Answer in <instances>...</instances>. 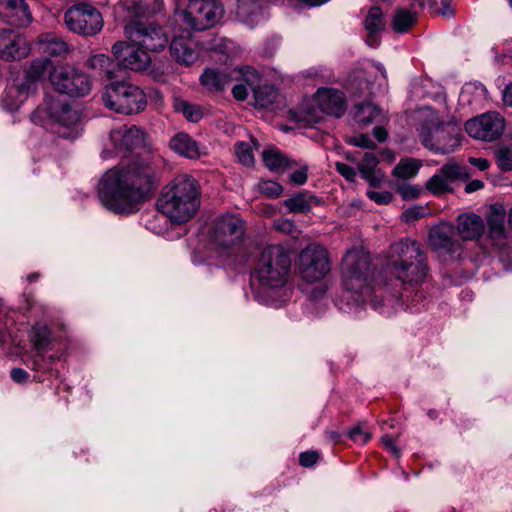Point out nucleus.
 <instances>
[{"instance_id":"nucleus-43","label":"nucleus","mask_w":512,"mask_h":512,"mask_svg":"<svg viewBox=\"0 0 512 512\" xmlns=\"http://www.w3.org/2000/svg\"><path fill=\"white\" fill-rule=\"evenodd\" d=\"M498 168L503 172L512 171V149L501 146L494 152Z\"/></svg>"},{"instance_id":"nucleus-3","label":"nucleus","mask_w":512,"mask_h":512,"mask_svg":"<svg viewBox=\"0 0 512 512\" xmlns=\"http://www.w3.org/2000/svg\"><path fill=\"white\" fill-rule=\"evenodd\" d=\"M388 267L404 284H419L427 276V255L421 244L410 238H402L390 245Z\"/></svg>"},{"instance_id":"nucleus-32","label":"nucleus","mask_w":512,"mask_h":512,"mask_svg":"<svg viewBox=\"0 0 512 512\" xmlns=\"http://www.w3.org/2000/svg\"><path fill=\"white\" fill-rule=\"evenodd\" d=\"M354 117L359 124L367 126L369 124L379 122L380 119L383 118V114L376 105L371 102H365L356 105Z\"/></svg>"},{"instance_id":"nucleus-22","label":"nucleus","mask_w":512,"mask_h":512,"mask_svg":"<svg viewBox=\"0 0 512 512\" xmlns=\"http://www.w3.org/2000/svg\"><path fill=\"white\" fill-rule=\"evenodd\" d=\"M316 102L324 113L337 118L341 117L346 111L345 96L335 89H319L316 93Z\"/></svg>"},{"instance_id":"nucleus-64","label":"nucleus","mask_w":512,"mask_h":512,"mask_svg":"<svg viewBox=\"0 0 512 512\" xmlns=\"http://www.w3.org/2000/svg\"><path fill=\"white\" fill-rule=\"evenodd\" d=\"M378 158L379 162L384 161L387 163H392L395 160V154L389 149H384L380 152V156Z\"/></svg>"},{"instance_id":"nucleus-10","label":"nucleus","mask_w":512,"mask_h":512,"mask_svg":"<svg viewBox=\"0 0 512 512\" xmlns=\"http://www.w3.org/2000/svg\"><path fill=\"white\" fill-rule=\"evenodd\" d=\"M128 40L148 51H161L168 43V36L162 27L153 22L134 20L124 28Z\"/></svg>"},{"instance_id":"nucleus-39","label":"nucleus","mask_w":512,"mask_h":512,"mask_svg":"<svg viewBox=\"0 0 512 512\" xmlns=\"http://www.w3.org/2000/svg\"><path fill=\"white\" fill-rule=\"evenodd\" d=\"M417 15L407 9H397L393 16L392 26L396 32L403 33L415 24Z\"/></svg>"},{"instance_id":"nucleus-60","label":"nucleus","mask_w":512,"mask_h":512,"mask_svg":"<svg viewBox=\"0 0 512 512\" xmlns=\"http://www.w3.org/2000/svg\"><path fill=\"white\" fill-rule=\"evenodd\" d=\"M468 162L480 171H485L490 167V163L486 158L469 157Z\"/></svg>"},{"instance_id":"nucleus-27","label":"nucleus","mask_w":512,"mask_h":512,"mask_svg":"<svg viewBox=\"0 0 512 512\" xmlns=\"http://www.w3.org/2000/svg\"><path fill=\"white\" fill-rule=\"evenodd\" d=\"M30 91H32L30 85H26L22 81L14 82L5 89L1 100L2 105L9 111H15L24 102Z\"/></svg>"},{"instance_id":"nucleus-36","label":"nucleus","mask_w":512,"mask_h":512,"mask_svg":"<svg viewBox=\"0 0 512 512\" xmlns=\"http://www.w3.org/2000/svg\"><path fill=\"white\" fill-rule=\"evenodd\" d=\"M31 342L36 351H46L51 344V331L44 324H36L31 331Z\"/></svg>"},{"instance_id":"nucleus-63","label":"nucleus","mask_w":512,"mask_h":512,"mask_svg":"<svg viewBox=\"0 0 512 512\" xmlns=\"http://www.w3.org/2000/svg\"><path fill=\"white\" fill-rule=\"evenodd\" d=\"M502 97L505 105L512 107V83L506 85L502 92Z\"/></svg>"},{"instance_id":"nucleus-18","label":"nucleus","mask_w":512,"mask_h":512,"mask_svg":"<svg viewBox=\"0 0 512 512\" xmlns=\"http://www.w3.org/2000/svg\"><path fill=\"white\" fill-rule=\"evenodd\" d=\"M110 139L119 151H133L145 146V132L134 125L113 129Z\"/></svg>"},{"instance_id":"nucleus-37","label":"nucleus","mask_w":512,"mask_h":512,"mask_svg":"<svg viewBox=\"0 0 512 512\" xmlns=\"http://www.w3.org/2000/svg\"><path fill=\"white\" fill-rule=\"evenodd\" d=\"M421 161L414 158H405L393 169V176L401 179H410L418 173Z\"/></svg>"},{"instance_id":"nucleus-46","label":"nucleus","mask_w":512,"mask_h":512,"mask_svg":"<svg viewBox=\"0 0 512 512\" xmlns=\"http://www.w3.org/2000/svg\"><path fill=\"white\" fill-rule=\"evenodd\" d=\"M235 153L238 160L246 166H251L254 163V156L251 146L245 142H238L235 144Z\"/></svg>"},{"instance_id":"nucleus-16","label":"nucleus","mask_w":512,"mask_h":512,"mask_svg":"<svg viewBox=\"0 0 512 512\" xmlns=\"http://www.w3.org/2000/svg\"><path fill=\"white\" fill-rule=\"evenodd\" d=\"M112 53L117 65L133 71L147 68L151 59L148 52L134 44L118 41L112 46Z\"/></svg>"},{"instance_id":"nucleus-61","label":"nucleus","mask_w":512,"mask_h":512,"mask_svg":"<svg viewBox=\"0 0 512 512\" xmlns=\"http://www.w3.org/2000/svg\"><path fill=\"white\" fill-rule=\"evenodd\" d=\"M274 227L277 230L290 233L294 228V224L290 220L284 219L275 222Z\"/></svg>"},{"instance_id":"nucleus-58","label":"nucleus","mask_w":512,"mask_h":512,"mask_svg":"<svg viewBox=\"0 0 512 512\" xmlns=\"http://www.w3.org/2000/svg\"><path fill=\"white\" fill-rule=\"evenodd\" d=\"M10 376L16 383H24L29 378V374L22 368H13L10 372Z\"/></svg>"},{"instance_id":"nucleus-14","label":"nucleus","mask_w":512,"mask_h":512,"mask_svg":"<svg viewBox=\"0 0 512 512\" xmlns=\"http://www.w3.org/2000/svg\"><path fill=\"white\" fill-rule=\"evenodd\" d=\"M51 83L57 91L74 97L87 95L91 90V81L84 73L74 68L61 67L50 75Z\"/></svg>"},{"instance_id":"nucleus-8","label":"nucleus","mask_w":512,"mask_h":512,"mask_svg":"<svg viewBox=\"0 0 512 512\" xmlns=\"http://www.w3.org/2000/svg\"><path fill=\"white\" fill-rule=\"evenodd\" d=\"M104 105L125 115L143 111L147 105L145 93L136 85L128 82H113L102 93Z\"/></svg>"},{"instance_id":"nucleus-59","label":"nucleus","mask_w":512,"mask_h":512,"mask_svg":"<svg viewBox=\"0 0 512 512\" xmlns=\"http://www.w3.org/2000/svg\"><path fill=\"white\" fill-rule=\"evenodd\" d=\"M232 95L236 100L244 101L248 96L246 85L237 84L232 88Z\"/></svg>"},{"instance_id":"nucleus-47","label":"nucleus","mask_w":512,"mask_h":512,"mask_svg":"<svg viewBox=\"0 0 512 512\" xmlns=\"http://www.w3.org/2000/svg\"><path fill=\"white\" fill-rule=\"evenodd\" d=\"M45 351H36L32 359V368L36 371H50L52 363L56 360L54 356H46Z\"/></svg>"},{"instance_id":"nucleus-42","label":"nucleus","mask_w":512,"mask_h":512,"mask_svg":"<svg viewBox=\"0 0 512 512\" xmlns=\"http://www.w3.org/2000/svg\"><path fill=\"white\" fill-rule=\"evenodd\" d=\"M235 80L242 79L253 91L254 88H258V82L260 80L259 73L252 67L245 66L239 70L231 71Z\"/></svg>"},{"instance_id":"nucleus-5","label":"nucleus","mask_w":512,"mask_h":512,"mask_svg":"<svg viewBox=\"0 0 512 512\" xmlns=\"http://www.w3.org/2000/svg\"><path fill=\"white\" fill-rule=\"evenodd\" d=\"M31 119L39 125L58 124L63 129L59 131L60 136L68 139H76L82 131L80 112L60 96L47 95Z\"/></svg>"},{"instance_id":"nucleus-45","label":"nucleus","mask_w":512,"mask_h":512,"mask_svg":"<svg viewBox=\"0 0 512 512\" xmlns=\"http://www.w3.org/2000/svg\"><path fill=\"white\" fill-rule=\"evenodd\" d=\"M176 109L182 112L184 117L191 122H198L203 117L202 110L199 106L185 101L179 102Z\"/></svg>"},{"instance_id":"nucleus-38","label":"nucleus","mask_w":512,"mask_h":512,"mask_svg":"<svg viewBox=\"0 0 512 512\" xmlns=\"http://www.w3.org/2000/svg\"><path fill=\"white\" fill-rule=\"evenodd\" d=\"M441 177L451 185L456 180H466L469 178L468 169L465 166L454 162H449L439 169Z\"/></svg>"},{"instance_id":"nucleus-15","label":"nucleus","mask_w":512,"mask_h":512,"mask_svg":"<svg viewBox=\"0 0 512 512\" xmlns=\"http://www.w3.org/2000/svg\"><path fill=\"white\" fill-rule=\"evenodd\" d=\"M504 118L497 112H487L465 123L469 136L482 141L498 139L504 132Z\"/></svg>"},{"instance_id":"nucleus-44","label":"nucleus","mask_w":512,"mask_h":512,"mask_svg":"<svg viewBox=\"0 0 512 512\" xmlns=\"http://www.w3.org/2000/svg\"><path fill=\"white\" fill-rule=\"evenodd\" d=\"M426 189L434 195H440L452 190L450 184L445 178L441 177L439 171L426 182Z\"/></svg>"},{"instance_id":"nucleus-13","label":"nucleus","mask_w":512,"mask_h":512,"mask_svg":"<svg viewBox=\"0 0 512 512\" xmlns=\"http://www.w3.org/2000/svg\"><path fill=\"white\" fill-rule=\"evenodd\" d=\"M461 128L456 122L441 124L423 135V145L439 154L454 152L461 145Z\"/></svg>"},{"instance_id":"nucleus-26","label":"nucleus","mask_w":512,"mask_h":512,"mask_svg":"<svg viewBox=\"0 0 512 512\" xmlns=\"http://www.w3.org/2000/svg\"><path fill=\"white\" fill-rule=\"evenodd\" d=\"M505 216L506 211L502 204L495 203L490 206L487 216L488 235L492 240L505 238Z\"/></svg>"},{"instance_id":"nucleus-12","label":"nucleus","mask_w":512,"mask_h":512,"mask_svg":"<svg viewBox=\"0 0 512 512\" xmlns=\"http://www.w3.org/2000/svg\"><path fill=\"white\" fill-rule=\"evenodd\" d=\"M67 28L79 35L92 36L103 27L100 12L89 4H77L70 7L64 15Z\"/></svg>"},{"instance_id":"nucleus-29","label":"nucleus","mask_w":512,"mask_h":512,"mask_svg":"<svg viewBox=\"0 0 512 512\" xmlns=\"http://www.w3.org/2000/svg\"><path fill=\"white\" fill-rule=\"evenodd\" d=\"M321 200L307 190H303L284 201L285 207L292 213H308Z\"/></svg>"},{"instance_id":"nucleus-54","label":"nucleus","mask_w":512,"mask_h":512,"mask_svg":"<svg viewBox=\"0 0 512 512\" xmlns=\"http://www.w3.org/2000/svg\"><path fill=\"white\" fill-rule=\"evenodd\" d=\"M381 441V444L383 445V447L388 451L390 452L393 456H395L396 458H399L400 457V454H401V451L400 449L396 446V442H395V438L391 435H383L380 439Z\"/></svg>"},{"instance_id":"nucleus-6","label":"nucleus","mask_w":512,"mask_h":512,"mask_svg":"<svg viewBox=\"0 0 512 512\" xmlns=\"http://www.w3.org/2000/svg\"><path fill=\"white\" fill-rule=\"evenodd\" d=\"M290 269L289 253L280 245H268L260 252L254 277L263 289L277 290L287 283Z\"/></svg>"},{"instance_id":"nucleus-62","label":"nucleus","mask_w":512,"mask_h":512,"mask_svg":"<svg viewBox=\"0 0 512 512\" xmlns=\"http://www.w3.org/2000/svg\"><path fill=\"white\" fill-rule=\"evenodd\" d=\"M484 187V182L481 180H472L465 186V192L466 193H473L475 191H478Z\"/></svg>"},{"instance_id":"nucleus-33","label":"nucleus","mask_w":512,"mask_h":512,"mask_svg":"<svg viewBox=\"0 0 512 512\" xmlns=\"http://www.w3.org/2000/svg\"><path fill=\"white\" fill-rule=\"evenodd\" d=\"M255 105L259 108L269 109L278 101L280 94L278 90L271 85H263L254 88Z\"/></svg>"},{"instance_id":"nucleus-31","label":"nucleus","mask_w":512,"mask_h":512,"mask_svg":"<svg viewBox=\"0 0 512 512\" xmlns=\"http://www.w3.org/2000/svg\"><path fill=\"white\" fill-rule=\"evenodd\" d=\"M169 145L173 151L189 159H197L201 155L197 142L186 133L173 136Z\"/></svg>"},{"instance_id":"nucleus-21","label":"nucleus","mask_w":512,"mask_h":512,"mask_svg":"<svg viewBox=\"0 0 512 512\" xmlns=\"http://www.w3.org/2000/svg\"><path fill=\"white\" fill-rule=\"evenodd\" d=\"M452 225L443 224L430 230L429 244L435 251L455 253L461 249V243L454 237Z\"/></svg>"},{"instance_id":"nucleus-17","label":"nucleus","mask_w":512,"mask_h":512,"mask_svg":"<svg viewBox=\"0 0 512 512\" xmlns=\"http://www.w3.org/2000/svg\"><path fill=\"white\" fill-rule=\"evenodd\" d=\"M29 53L23 36L12 30H0V59L14 61L26 57Z\"/></svg>"},{"instance_id":"nucleus-11","label":"nucleus","mask_w":512,"mask_h":512,"mask_svg":"<svg viewBox=\"0 0 512 512\" xmlns=\"http://www.w3.org/2000/svg\"><path fill=\"white\" fill-rule=\"evenodd\" d=\"M244 234V221L237 215L226 214L215 220L211 239L219 250L228 252L241 243Z\"/></svg>"},{"instance_id":"nucleus-41","label":"nucleus","mask_w":512,"mask_h":512,"mask_svg":"<svg viewBox=\"0 0 512 512\" xmlns=\"http://www.w3.org/2000/svg\"><path fill=\"white\" fill-rule=\"evenodd\" d=\"M264 164L270 170L278 171L287 166L286 157L277 149H267L262 153Z\"/></svg>"},{"instance_id":"nucleus-19","label":"nucleus","mask_w":512,"mask_h":512,"mask_svg":"<svg viewBox=\"0 0 512 512\" xmlns=\"http://www.w3.org/2000/svg\"><path fill=\"white\" fill-rule=\"evenodd\" d=\"M0 16L9 25L25 27L32 15L25 0H0Z\"/></svg>"},{"instance_id":"nucleus-56","label":"nucleus","mask_w":512,"mask_h":512,"mask_svg":"<svg viewBox=\"0 0 512 512\" xmlns=\"http://www.w3.org/2000/svg\"><path fill=\"white\" fill-rule=\"evenodd\" d=\"M319 459V454L316 451H306L299 455V463L303 467L313 466Z\"/></svg>"},{"instance_id":"nucleus-7","label":"nucleus","mask_w":512,"mask_h":512,"mask_svg":"<svg viewBox=\"0 0 512 512\" xmlns=\"http://www.w3.org/2000/svg\"><path fill=\"white\" fill-rule=\"evenodd\" d=\"M176 23L186 30L202 31L215 26L224 9L217 0H174Z\"/></svg>"},{"instance_id":"nucleus-48","label":"nucleus","mask_w":512,"mask_h":512,"mask_svg":"<svg viewBox=\"0 0 512 512\" xmlns=\"http://www.w3.org/2000/svg\"><path fill=\"white\" fill-rule=\"evenodd\" d=\"M258 187L261 194L270 198H276L282 193V186L275 181H261Z\"/></svg>"},{"instance_id":"nucleus-50","label":"nucleus","mask_w":512,"mask_h":512,"mask_svg":"<svg viewBox=\"0 0 512 512\" xmlns=\"http://www.w3.org/2000/svg\"><path fill=\"white\" fill-rule=\"evenodd\" d=\"M427 214V209L423 206H415L406 209L402 213V219L406 222H413L416 221L422 217H424Z\"/></svg>"},{"instance_id":"nucleus-9","label":"nucleus","mask_w":512,"mask_h":512,"mask_svg":"<svg viewBox=\"0 0 512 512\" xmlns=\"http://www.w3.org/2000/svg\"><path fill=\"white\" fill-rule=\"evenodd\" d=\"M296 268L301 279L306 282L323 280L331 270L328 250L319 244H309L300 251Z\"/></svg>"},{"instance_id":"nucleus-53","label":"nucleus","mask_w":512,"mask_h":512,"mask_svg":"<svg viewBox=\"0 0 512 512\" xmlns=\"http://www.w3.org/2000/svg\"><path fill=\"white\" fill-rule=\"evenodd\" d=\"M336 171L343 176L347 181L354 182L356 178V171L352 166L342 162L335 163Z\"/></svg>"},{"instance_id":"nucleus-49","label":"nucleus","mask_w":512,"mask_h":512,"mask_svg":"<svg viewBox=\"0 0 512 512\" xmlns=\"http://www.w3.org/2000/svg\"><path fill=\"white\" fill-rule=\"evenodd\" d=\"M348 436L352 441L361 444H365L371 439V433L364 429L362 423H359L352 427L348 431Z\"/></svg>"},{"instance_id":"nucleus-55","label":"nucleus","mask_w":512,"mask_h":512,"mask_svg":"<svg viewBox=\"0 0 512 512\" xmlns=\"http://www.w3.org/2000/svg\"><path fill=\"white\" fill-rule=\"evenodd\" d=\"M350 143L355 145V146H358V147H361V148H365V149H375L376 145L375 143L373 142V140L366 134H360L358 136H355L353 137L351 140H350Z\"/></svg>"},{"instance_id":"nucleus-30","label":"nucleus","mask_w":512,"mask_h":512,"mask_svg":"<svg viewBox=\"0 0 512 512\" xmlns=\"http://www.w3.org/2000/svg\"><path fill=\"white\" fill-rule=\"evenodd\" d=\"M234 79L236 77H233L231 71L207 69L201 75L200 81L210 91H221Z\"/></svg>"},{"instance_id":"nucleus-25","label":"nucleus","mask_w":512,"mask_h":512,"mask_svg":"<svg viewBox=\"0 0 512 512\" xmlns=\"http://www.w3.org/2000/svg\"><path fill=\"white\" fill-rule=\"evenodd\" d=\"M384 24L382 10L378 6L371 7L364 21L366 41L370 47L375 48L379 45V33L384 29Z\"/></svg>"},{"instance_id":"nucleus-23","label":"nucleus","mask_w":512,"mask_h":512,"mask_svg":"<svg viewBox=\"0 0 512 512\" xmlns=\"http://www.w3.org/2000/svg\"><path fill=\"white\" fill-rule=\"evenodd\" d=\"M456 230L463 241L477 240L483 235L485 224L475 213H466L457 217Z\"/></svg>"},{"instance_id":"nucleus-24","label":"nucleus","mask_w":512,"mask_h":512,"mask_svg":"<svg viewBox=\"0 0 512 512\" xmlns=\"http://www.w3.org/2000/svg\"><path fill=\"white\" fill-rule=\"evenodd\" d=\"M35 44L40 52L49 56H63L69 52L68 43L52 32L39 35Z\"/></svg>"},{"instance_id":"nucleus-52","label":"nucleus","mask_w":512,"mask_h":512,"mask_svg":"<svg viewBox=\"0 0 512 512\" xmlns=\"http://www.w3.org/2000/svg\"><path fill=\"white\" fill-rule=\"evenodd\" d=\"M367 196L369 199L374 201L375 203L379 205H386L391 202L393 196L389 191H375V190H369L367 192Z\"/></svg>"},{"instance_id":"nucleus-51","label":"nucleus","mask_w":512,"mask_h":512,"mask_svg":"<svg viewBox=\"0 0 512 512\" xmlns=\"http://www.w3.org/2000/svg\"><path fill=\"white\" fill-rule=\"evenodd\" d=\"M421 187L417 185H403L398 188V193L404 200L416 199L421 194Z\"/></svg>"},{"instance_id":"nucleus-1","label":"nucleus","mask_w":512,"mask_h":512,"mask_svg":"<svg viewBox=\"0 0 512 512\" xmlns=\"http://www.w3.org/2000/svg\"><path fill=\"white\" fill-rule=\"evenodd\" d=\"M158 186L156 157L138 153L127 164L108 170L101 178L98 194L102 204L119 214L133 213Z\"/></svg>"},{"instance_id":"nucleus-40","label":"nucleus","mask_w":512,"mask_h":512,"mask_svg":"<svg viewBox=\"0 0 512 512\" xmlns=\"http://www.w3.org/2000/svg\"><path fill=\"white\" fill-rule=\"evenodd\" d=\"M47 65V60L34 61L28 69L25 78L21 81L26 85H30V89L34 90L36 81L45 75Z\"/></svg>"},{"instance_id":"nucleus-34","label":"nucleus","mask_w":512,"mask_h":512,"mask_svg":"<svg viewBox=\"0 0 512 512\" xmlns=\"http://www.w3.org/2000/svg\"><path fill=\"white\" fill-rule=\"evenodd\" d=\"M87 65L99 76H105L109 79L114 77L115 64L113 60L105 54H96L92 56Z\"/></svg>"},{"instance_id":"nucleus-2","label":"nucleus","mask_w":512,"mask_h":512,"mask_svg":"<svg viewBox=\"0 0 512 512\" xmlns=\"http://www.w3.org/2000/svg\"><path fill=\"white\" fill-rule=\"evenodd\" d=\"M201 187L188 174L177 176L157 201L158 210L176 224L191 220L200 207Z\"/></svg>"},{"instance_id":"nucleus-4","label":"nucleus","mask_w":512,"mask_h":512,"mask_svg":"<svg viewBox=\"0 0 512 512\" xmlns=\"http://www.w3.org/2000/svg\"><path fill=\"white\" fill-rule=\"evenodd\" d=\"M373 268L371 257L364 249L348 250L342 259L341 278L345 290L354 295V300L364 302L371 294Z\"/></svg>"},{"instance_id":"nucleus-57","label":"nucleus","mask_w":512,"mask_h":512,"mask_svg":"<svg viewBox=\"0 0 512 512\" xmlns=\"http://www.w3.org/2000/svg\"><path fill=\"white\" fill-rule=\"evenodd\" d=\"M307 172H308L307 166H303L300 169L294 171L291 174L290 179L296 185H303L307 181V177H308Z\"/></svg>"},{"instance_id":"nucleus-20","label":"nucleus","mask_w":512,"mask_h":512,"mask_svg":"<svg viewBox=\"0 0 512 512\" xmlns=\"http://www.w3.org/2000/svg\"><path fill=\"white\" fill-rule=\"evenodd\" d=\"M191 31L184 28L182 33L175 35L170 45L171 56L186 66L193 64L199 57L191 39Z\"/></svg>"},{"instance_id":"nucleus-28","label":"nucleus","mask_w":512,"mask_h":512,"mask_svg":"<svg viewBox=\"0 0 512 512\" xmlns=\"http://www.w3.org/2000/svg\"><path fill=\"white\" fill-rule=\"evenodd\" d=\"M379 164V158L373 152H366L361 162L358 164V170L361 177L365 179L372 187L378 186L384 178V175L376 170Z\"/></svg>"},{"instance_id":"nucleus-35","label":"nucleus","mask_w":512,"mask_h":512,"mask_svg":"<svg viewBox=\"0 0 512 512\" xmlns=\"http://www.w3.org/2000/svg\"><path fill=\"white\" fill-rule=\"evenodd\" d=\"M117 11L124 13L123 17L129 22L140 20L146 14L141 0H121L117 5Z\"/></svg>"}]
</instances>
